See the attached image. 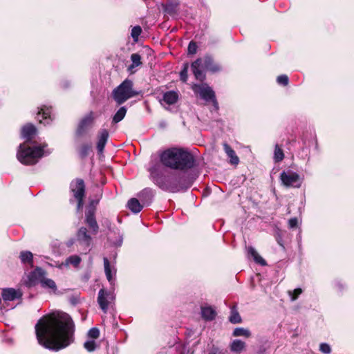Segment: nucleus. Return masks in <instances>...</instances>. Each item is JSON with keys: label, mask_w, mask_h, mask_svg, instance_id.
<instances>
[{"label": "nucleus", "mask_w": 354, "mask_h": 354, "mask_svg": "<svg viewBox=\"0 0 354 354\" xmlns=\"http://www.w3.org/2000/svg\"><path fill=\"white\" fill-rule=\"evenodd\" d=\"M127 207L132 212L136 214L142 210L143 205H141L138 199L133 198L128 201Z\"/></svg>", "instance_id": "nucleus-23"}, {"label": "nucleus", "mask_w": 354, "mask_h": 354, "mask_svg": "<svg viewBox=\"0 0 354 354\" xmlns=\"http://www.w3.org/2000/svg\"><path fill=\"white\" fill-rule=\"evenodd\" d=\"M131 59L132 62V64L131 66V68H134L140 66L141 62V57L138 53H133L131 55Z\"/></svg>", "instance_id": "nucleus-35"}, {"label": "nucleus", "mask_w": 354, "mask_h": 354, "mask_svg": "<svg viewBox=\"0 0 354 354\" xmlns=\"http://www.w3.org/2000/svg\"><path fill=\"white\" fill-rule=\"evenodd\" d=\"M197 50V45L196 42L192 41L189 42L187 51L189 54L194 55L196 53Z\"/></svg>", "instance_id": "nucleus-42"}, {"label": "nucleus", "mask_w": 354, "mask_h": 354, "mask_svg": "<svg viewBox=\"0 0 354 354\" xmlns=\"http://www.w3.org/2000/svg\"><path fill=\"white\" fill-rule=\"evenodd\" d=\"M273 158L275 162H281L284 158L283 151L278 145H275Z\"/></svg>", "instance_id": "nucleus-33"}, {"label": "nucleus", "mask_w": 354, "mask_h": 354, "mask_svg": "<svg viewBox=\"0 0 354 354\" xmlns=\"http://www.w3.org/2000/svg\"><path fill=\"white\" fill-rule=\"evenodd\" d=\"M76 241L77 239H71L68 241H66V245L67 247L70 248L76 242Z\"/></svg>", "instance_id": "nucleus-50"}, {"label": "nucleus", "mask_w": 354, "mask_h": 354, "mask_svg": "<svg viewBox=\"0 0 354 354\" xmlns=\"http://www.w3.org/2000/svg\"><path fill=\"white\" fill-rule=\"evenodd\" d=\"M95 206H88L86 212V218L95 217Z\"/></svg>", "instance_id": "nucleus-44"}, {"label": "nucleus", "mask_w": 354, "mask_h": 354, "mask_svg": "<svg viewBox=\"0 0 354 354\" xmlns=\"http://www.w3.org/2000/svg\"><path fill=\"white\" fill-rule=\"evenodd\" d=\"M41 286L45 289H50L53 292L57 291V286L55 282L53 279L46 278V277L41 281Z\"/></svg>", "instance_id": "nucleus-25"}, {"label": "nucleus", "mask_w": 354, "mask_h": 354, "mask_svg": "<svg viewBox=\"0 0 354 354\" xmlns=\"http://www.w3.org/2000/svg\"><path fill=\"white\" fill-rule=\"evenodd\" d=\"M229 321L232 324H239L241 322V317L237 310L236 306H233L231 308Z\"/></svg>", "instance_id": "nucleus-27"}, {"label": "nucleus", "mask_w": 354, "mask_h": 354, "mask_svg": "<svg viewBox=\"0 0 354 354\" xmlns=\"http://www.w3.org/2000/svg\"><path fill=\"white\" fill-rule=\"evenodd\" d=\"M188 64L185 63L183 65V68L180 73V80L185 82L187 80Z\"/></svg>", "instance_id": "nucleus-38"}, {"label": "nucleus", "mask_w": 354, "mask_h": 354, "mask_svg": "<svg viewBox=\"0 0 354 354\" xmlns=\"http://www.w3.org/2000/svg\"><path fill=\"white\" fill-rule=\"evenodd\" d=\"M277 82L280 85L286 86L288 84L289 79L286 75H281L277 77Z\"/></svg>", "instance_id": "nucleus-39"}, {"label": "nucleus", "mask_w": 354, "mask_h": 354, "mask_svg": "<svg viewBox=\"0 0 354 354\" xmlns=\"http://www.w3.org/2000/svg\"><path fill=\"white\" fill-rule=\"evenodd\" d=\"M22 292L19 290L14 288H6L2 291V298L4 301H14L16 299L21 298Z\"/></svg>", "instance_id": "nucleus-18"}, {"label": "nucleus", "mask_w": 354, "mask_h": 354, "mask_svg": "<svg viewBox=\"0 0 354 354\" xmlns=\"http://www.w3.org/2000/svg\"><path fill=\"white\" fill-rule=\"evenodd\" d=\"M153 180L161 189L176 193L189 188L194 182V178L189 175L183 174L168 176H153Z\"/></svg>", "instance_id": "nucleus-4"}, {"label": "nucleus", "mask_w": 354, "mask_h": 354, "mask_svg": "<svg viewBox=\"0 0 354 354\" xmlns=\"http://www.w3.org/2000/svg\"><path fill=\"white\" fill-rule=\"evenodd\" d=\"M160 158L165 166L174 169L186 170L195 166L194 156L181 149L172 148L165 150Z\"/></svg>", "instance_id": "nucleus-3"}, {"label": "nucleus", "mask_w": 354, "mask_h": 354, "mask_svg": "<svg viewBox=\"0 0 354 354\" xmlns=\"http://www.w3.org/2000/svg\"><path fill=\"white\" fill-rule=\"evenodd\" d=\"M223 149L226 153L227 157L230 158V162L232 165H238L239 162V158L236 156L235 151L231 148V147L227 143L223 144Z\"/></svg>", "instance_id": "nucleus-21"}, {"label": "nucleus", "mask_w": 354, "mask_h": 354, "mask_svg": "<svg viewBox=\"0 0 354 354\" xmlns=\"http://www.w3.org/2000/svg\"><path fill=\"white\" fill-rule=\"evenodd\" d=\"M50 113L51 111L50 108L46 106L41 107L37 113V119L40 123H43L44 125L49 124L52 121Z\"/></svg>", "instance_id": "nucleus-17"}, {"label": "nucleus", "mask_w": 354, "mask_h": 354, "mask_svg": "<svg viewBox=\"0 0 354 354\" xmlns=\"http://www.w3.org/2000/svg\"><path fill=\"white\" fill-rule=\"evenodd\" d=\"M319 351L324 354H330L331 352L330 346L326 343H322L320 344Z\"/></svg>", "instance_id": "nucleus-43"}, {"label": "nucleus", "mask_w": 354, "mask_h": 354, "mask_svg": "<svg viewBox=\"0 0 354 354\" xmlns=\"http://www.w3.org/2000/svg\"><path fill=\"white\" fill-rule=\"evenodd\" d=\"M245 348V344L244 342L240 339H234L230 344V350L232 352L240 353Z\"/></svg>", "instance_id": "nucleus-24"}, {"label": "nucleus", "mask_w": 354, "mask_h": 354, "mask_svg": "<svg viewBox=\"0 0 354 354\" xmlns=\"http://www.w3.org/2000/svg\"><path fill=\"white\" fill-rule=\"evenodd\" d=\"M276 240L279 245L283 247V240H282V237H281L280 231H278L277 232Z\"/></svg>", "instance_id": "nucleus-49"}, {"label": "nucleus", "mask_w": 354, "mask_h": 354, "mask_svg": "<svg viewBox=\"0 0 354 354\" xmlns=\"http://www.w3.org/2000/svg\"><path fill=\"white\" fill-rule=\"evenodd\" d=\"M36 133V128L33 124H28L21 129V136L26 139V142L20 144L17 151L18 160L24 165H34L37 163L42 156L49 154L50 151H44L46 145L31 147L26 143L30 142L32 136Z\"/></svg>", "instance_id": "nucleus-2"}, {"label": "nucleus", "mask_w": 354, "mask_h": 354, "mask_svg": "<svg viewBox=\"0 0 354 354\" xmlns=\"http://www.w3.org/2000/svg\"><path fill=\"white\" fill-rule=\"evenodd\" d=\"M104 272H105L106 279L111 283H112L113 281V274L112 273V271L111 270L110 263H109L108 259L106 257L104 258Z\"/></svg>", "instance_id": "nucleus-30"}, {"label": "nucleus", "mask_w": 354, "mask_h": 354, "mask_svg": "<svg viewBox=\"0 0 354 354\" xmlns=\"http://www.w3.org/2000/svg\"><path fill=\"white\" fill-rule=\"evenodd\" d=\"M97 203H98L97 201H91L89 206H95V207L97 205Z\"/></svg>", "instance_id": "nucleus-51"}, {"label": "nucleus", "mask_w": 354, "mask_h": 354, "mask_svg": "<svg viewBox=\"0 0 354 354\" xmlns=\"http://www.w3.org/2000/svg\"><path fill=\"white\" fill-rule=\"evenodd\" d=\"M192 90L205 101H212L214 106L217 109L218 108V103L216 100L215 93L212 88L207 84H194Z\"/></svg>", "instance_id": "nucleus-9"}, {"label": "nucleus", "mask_w": 354, "mask_h": 354, "mask_svg": "<svg viewBox=\"0 0 354 354\" xmlns=\"http://www.w3.org/2000/svg\"><path fill=\"white\" fill-rule=\"evenodd\" d=\"M45 270L37 267L33 271L30 272L28 276V279L24 281V283L28 287L33 286L38 282L41 283L43 279L45 278Z\"/></svg>", "instance_id": "nucleus-13"}, {"label": "nucleus", "mask_w": 354, "mask_h": 354, "mask_svg": "<svg viewBox=\"0 0 354 354\" xmlns=\"http://www.w3.org/2000/svg\"><path fill=\"white\" fill-rule=\"evenodd\" d=\"M115 295L113 292L108 291L104 288L99 290L97 303L102 310L106 313L109 306L114 301Z\"/></svg>", "instance_id": "nucleus-11"}, {"label": "nucleus", "mask_w": 354, "mask_h": 354, "mask_svg": "<svg viewBox=\"0 0 354 354\" xmlns=\"http://www.w3.org/2000/svg\"><path fill=\"white\" fill-rule=\"evenodd\" d=\"M288 293L291 297V300L295 301L302 293V290L301 288H296L293 291H289Z\"/></svg>", "instance_id": "nucleus-40"}, {"label": "nucleus", "mask_w": 354, "mask_h": 354, "mask_svg": "<svg viewBox=\"0 0 354 354\" xmlns=\"http://www.w3.org/2000/svg\"><path fill=\"white\" fill-rule=\"evenodd\" d=\"M91 149V144H83L79 150V153L82 157H85L88 154V152Z\"/></svg>", "instance_id": "nucleus-36"}, {"label": "nucleus", "mask_w": 354, "mask_h": 354, "mask_svg": "<svg viewBox=\"0 0 354 354\" xmlns=\"http://www.w3.org/2000/svg\"><path fill=\"white\" fill-rule=\"evenodd\" d=\"M335 288L339 291H342L344 289V288H345L344 284L342 281H336L335 282Z\"/></svg>", "instance_id": "nucleus-47"}, {"label": "nucleus", "mask_w": 354, "mask_h": 354, "mask_svg": "<svg viewBox=\"0 0 354 354\" xmlns=\"http://www.w3.org/2000/svg\"><path fill=\"white\" fill-rule=\"evenodd\" d=\"M216 311L210 306L201 308V315L202 317L205 320L214 319L216 317Z\"/></svg>", "instance_id": "nucleus-22"}, {"label": "nucleus", "mask_w": 354, "mask_h": 354, "mask_svg": "<svg viewBox=\"0 0 354 354\" xmlns=\"http://www.w3.org/2000/svg\"><path fill=\"white\" fill-rule=\"evenodd\" d=\"M298 223V220L297 218H292L288 221V225L290 228L296 227Z\"/></svg>", "instance_id": "nucleus-45"}, {"label": "nucleus", "mask_w": 354, "mask_h": 354, "mask_svg": "<svg viewBox=\"0 0 354 354\" xmlns=\"http://www.w3.org/2000/svg\"><path fill=\"white\" fill-rule=\"evenodd\" d=\"M233 336L234 337H249L251 335V333L248 329L244 328H236L232 333Z\"/></svg>", "instance_id": "nucleus-32"}, {"label": "nucleus", "mask_w": 354, "mask_h": 354, "mask_svg": "<svg viewBox=\"0 0 354 354\" xmlns=\"http://www.w3.org/2000/svg\"><path fill=\"white\" fill-rule=\"evenodd\" d=\"M192 71L196 79L203 81L205 75V70L216 72L220 70V67L214 64V60L209 56H205L203 59L198 58L191 65Z\"/></svg>", "instance_id": "nucleus-6"}, {"label": "nucleus", "mask_w": 354, "mask_h": 354, "mask_svg": "<svg viewBox=\"0 0 354 354\" xmlns=\"http://www.w3.org/2000/svg\"><path fill=\"white\" fill-rule=\"evenodd\" d=\"M86 222L87 225L89 226L90 229L91 230L92 233L93 234H96L97 232H98L99 227L95 220V218H86Z\"/></svg>", "instance_id": "nucleus-31"}, {"label": "nucleus", "mask_w": 354, "mask_h": 354, "mask_svg": "<svg viewBox=\"0 0 354 354\" xmlns=\"http://www.w3.org/2000/svg\"><path fill=\"white\" fill-rule=\"evenodd\" d=\"M84 348L88 352H93L95 350L96 344L94 340H88L84 344Z\"/></svg>", "instance_id": "nucleus-37"}, {"label": "nucleus", "mask_w": 354, "mask_h": 354, "mask_svg": "<svg viewBox=\"0 0 354 354\" xmlns=\"http://www.w3.org/2000/svg\"><path fill=\"white\" fill-rule=\"evenodd\" d=\"M19 258L23 263H27L32 265L33 256L32 254L29 251H22L20 253Z\"/></svg>", "instance_id": "nucleus-28"}, {"label": "nucleus", "mask_w": 354, "mask_h": 354, "mask_svg": "<svg viewBox=\"0 0 354 354\" xmlns=\"http://www.w3.org/2000/svg\"><path fill=\"white\" fill-rule=\"evenodd\" d=\"M96 115L93 111L86 114L80 122L76 130V136L81 137L85 135L93 127Z\"/></svg>", "instance_id": "nucleus-10"}, {"label": "nucleus", "mask_w": 354, "mask_h": 354, "mask_svg": "<svg viewBox=\"0 0 354 354\" xmlns=\"http://www.w3.org/2000/svg\"><path fill=\"white\" fill-rule=\"evenodd\" d=\"M164 12L165 15L174 19H178L183 17V15L180 10V6L177 1H168L164 6Z\"/></svg>", "instance_id": "nucleus-12"}, {"label": "nucleus", "mask_w": 354, "mask_h": 354, "mask_svg": "<svg viewBox=\"0 0 354 354\" xmlns=\"http://www.w3.org/2000/svg\"><path fill=\"white\" fill-rule=\"evenodd\" d=\"M122 241H123L122 235L119 233L118 237L116 241L113 242V244L117 247H120L122 245Z\"/></svg>", "instance_id": "nucleus-46"}, {"label": "nucleus", "mask_w": 354, "mask_h": 354, "mask_svg": "<svg viewBox=\"0 0 354 354\" xmlns=\"http://www.w3.org/2000/svg\"><path fill=\"white\" fill-rule=\"evenodd\" d=\"M75 324L71 316L57 312L42 317L35 325L39 344L44 348L57 351L68 346L74 341Z\"/></svg>", "instance_id": "nucleus-1"}, {"label": "nucleus", "mask_w": 354, "mask_h": 354, "mask_svg": "<svg viewBox=\"0 0 354 354\" xmlns=\"http://www.w3.org/2000/svg\"><path fill=\"white\" fill-rule=\"evenodd\" d=\"M100 335V330L97 328H92L88 332V337L97 339Z\"/></svg>", "instance_id": "nucleus-41"}, {"label": "nucleus", "mask_w": 354, "mask_h": 354, "mask_svg": "<svg viewBox=\"0 0 354 354\" xmlns=\"http://www.w3.org/2000/svg\"><path fill=\"white\" fill-rule=\"evenodd\" d=\"M279 178L281 184L286 187L299 188L303 183V178L290 169L283 171Z\"/></svg>", "instance_id": "nucleus-7"}, {"label": "nucleus", "mask_w": 354, "mask_h": 354, "mask_svg": "<svg viewBox=\"0 0 354 354\" xmlns=\"http://www.w3.org/2000/svg\"><path fill=\"white\" fill-rule=\"evenodd\" d=\"M77 241L84 248V250H87L91 245L92 238L88 234V230L86 227H80L77 232Z\"/></svg>", "instance_id": "nucleus-14"}, {"label": "nucleus", "mask_w": 354, "mask_h": 354, "mask_svg": "<svg viewBox=\"0 0 354 354\" xmlns=\"http://www.w3.org/2000/svg\"><path fill=\"white\" fill-rule=\"evenodd\" d=\"M63 86H64V88H67V87H68V86H69V84L67 83L66 84H64Z\"/></svg>", "instance_id": "nucleus-52"}, {"label": "nucleus", "mask_w": 354, "mask_h": 354, "mask_svg": "<svg viewBox=\"0 0 354 354\" xmlns=\"http://www.w3.org/2000/svg\"><path fill=\"white\" fill-rule=\"evenodd\" d=\"M73 201H73V198H71V199H70V203H73Z\"/></svg>", "instance_id": "nucleus-53"}, {"label": "nucleus", "mask_w": 354, "mask_h": 354, "mask_svg": "<svg viewBox=\"0 0 354 354\" xmlns=\"http://www.w3.org/2000/svg\"><path fill=\"white\" fill-rule=\"evenodd\" d=\"M109 131L105 129H100L97 133V149L102 153L109 139Z\"/></svg>", "instance_id": "nucleus-16"}, {"label": "nucleus", "mask_w": 354, "mask_h": 354, "mask_svg": "<svg viewBox=\"0 0 354 354\" xmlns=\"http://www.w3.org/2000/svg\"><path fill=\"white\" fill-rule=\"evenodd\" d=\"M133 86V82L127 79L113 89L112 97L117 104L120 105L129 99L140 94V92L135 91Z\"/></svg>", "instance_id": "nucleus-5"}, {"label": "nucleus", "mask_w": 354, "mask_h": 354, "mask_svg": "<svg viewBox=\"0 0 354 354\" xmlns=\"http://www.w3.org/2000/svg\"><path fill=\"white\" fill-rule=\"evenodd\" d=\"M71 192L73 194V197L77 201V210L80 211L82 209L84 203L83 199L85 195V185L82 179H76L73 180L70 185Z\"/></svg>", "instance_id": "nucleus-8"}, {"label": "nucleus", "mask_w": 354, "mask_h": 354, "mask_svg": "<svg viewBox=\"0 0 354 354\" xmlns=\"http://www.w3.org/2000/svg\"><path fill=\"white\" fill-rule=\"evenodd\" d=\"M248 251V254L253 257L256 263L261 266L266 265V261L257 253V252L254 248L249 247Z\"/></svg>", "instance_id": "nucleus-26"}, {"label": "nucleus", "mask_w": 354, "mask_h": 354, "mask_svg": "<svg viewBox=\"0 0 354 354\" xmlns=\"http://www.w3.org/2000/svg\"><path fill=\"white\" fill-rule=\"evenodd\" d=\"M178 93L176 91H167L163 95L162 101L168 105H172L178 101Z\"/></svg>", "instance_id": "nucleus-20"}, {"label": "nucleus", "mask_w": 354, "mask_h": 354, "mask_svg": "<svg viewBox=\"0 0 354 354\" xmlns=\"http://www.w3.org/2000/svg\"><path fill=\"white\" fill-rule=\"evenodd\" d=\"M138 196L143 205H149L153 198L154 192L150 188H145L139 194Z\"/></svg>", "instance_id": "nucleus-19"}, {"label": "nucleus", "mask_w": 354, "mask_h": 354, "mask_svg": "<svg viewBox=\"0 0 354 354\" xmlns=\"http://www.w3.org/2000/svg\"><path fill=\"white\" fill-rule=\"evenodd\" d=\"M142 32V28L140 26H136L131 29V36L135 42L138 41V37Z\"/></svg>", "instance_id": "nucleus-34"}, {"label": "nucleus", "mask_w": 354, "mask_h": 354, "mask_svg": "<svg viewBox=\"0 0 354 354\" xmlns=\"http://www.w3.org/2000/svg\"><path fill=\"white\" fill-rule=\"evenodd\" d=\"M81 261L82 259L78 255H71L66 258L64 262H55V264L53 265V266H55L59 269L68 268L71 265L75 268H77Z\"/></svg>", "instance_id": "nucleus-15"}, {"label": "nucleus", "mask_w": 354, "mask_h": 354, "mask_svg": "<svg viewBox=\"0 0 354 354\" xmlns=\"http://www.w3.org/2000/svg\"><path fill=\"white\" fill-rule=\"evenodd\" d=\"M127 108L125 106H121L113 117V122L118 123L124 119L127 113Z\"/></svg>", "instance_id": "nucleus-29"}, {"label": "nucleus", "mask_w": 354, "mask_h": 354, "mask_svg": "<svg viewBox=\"0 0 354 354\" xmlns=\"http://www.w3.org/2000/svg\"><path fill=\"white\" fill-rule=\"evenodd\" d=\"M207 354H225L222 351L218 348L212 347L207 353Z\"/></svg>", "instance_id": "nucleus-48"}]
</instances>
